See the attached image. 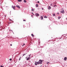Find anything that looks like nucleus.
Masks as SVG:
<instances>
[{
    "label": "nucleus",
    "mask_w": 67,
    "mask_h": 67,
    "mask_svg": "<svg viewBox=\"0 0 67 67\" xmlns=\"http://www.w3.org/2000/svg\"><path fill=\"white\" fill-rule=\"evenodd\" d=\"M33 14L34 15V14Z\"/></svg>",
    "instance_id": "nucleus-40"
},
{
    "label": "nucleus",
    "mask_w": 67,
    "mask_h": 67,
    "mask_svg": "<svg viewBox=\"0 0 67 67\" xmlns=\"http://www.w3.org/2000/svg\"><path fill=\"white\" fill-rule=\"evenodd\" d=\"M23 21H26V20H24Z\"/></svg>",
    "instance_id": "nucleus-27"
},
{
    "label": "nucleus",
    "mask_w": 67,
    "mask_h": 67,
    "mask_svg": "<svg viewBox=\"0 0 67 67\" xmlns=\"http://www.w3.org/2000/svg\"><path fill=\"white\" fill-rule=\"evenodd\" d=\"M12 44H10V46H12Z\"/></svg>",
    "instance_id": "nucleus-34"
},
{
    "label": "nucleus",
    "mask_w": 67,
    "mask_h": 67,
    "mask_svg": "<svg viewBox=\"0 0 67 67\" xmlns=\"http://www.w3.org/2000/svg\"><path fill=\"white\" fill-rule=\"evenodd\" d=\"M36 7H38V4H36Z\"/></svg>",
    "instance_id": "nucleus-17"
},
{
    "label": "nucleus",
    "mask_w": 67,
    "mask_h": 67,
    "mask_svg": "<svg viewBox=\"0 0 67 67\" xmlns=\"http://www.w3.org/2000/svg\"><path fill=\"white\" fill-rule=\"evenodd\" d=\"M12 8H13V9H14V10H15V6H13V5H12Z\"/></svg>",
    "instance_id": "nucleus-3"
},
{
    "label": "nucleus",
    "mask_w": 67,
    "mask_h": 67,
    "mask_svg": "<svg viewBox=\"0 0 67 67\" xmlns=\"http://www.w3.org/2000/svg\"><path fill=\"white\" fill-rule=\"evenodd\" d=\"M31 36H32V37H34V36L33 35V34H31Z\"/></svg>",
    "instance_id": "nucleus-16"
},
{
    "label": "nucleus",
    "mask_w": 67,
    "mask_h": 67,
    "mask_svg": "<svg viewBox=\"0 0 67 67\" xmlns=\"http://www.w3.org/2000/svg\"><path fill=\"white\" fill-rule=\"evenodd\" d=\"M24 46V45H22V46Z\"/></svg>",
    "instance_id": "nucleus-36"
},
{
    "label": "nucleus",
    "mask_w": 67,
    "mask_h": 67,
    "mask_svg": "<svg viewBox=\"0 0 67 67\" xmlns=\"http://www.w3.org/2000/svg\"><path fill=\"white\" fill-rule=\"evenodd\" d=\"M16 7L18 8H19V9H20V6H19V5H16Z\"/></svg>",
    "instance_id": "nucleus-6"
},
{
    "label": "nucleus",
    "mask_w": 67,
    "mask_h": 67,
    "mask_svg": "<svg viewBox=\"0 0 67 67\" xmlns=\"http://www.w3.org/2000/svg\"><path fill=\"white\" fill-rule=\"evenodd\" d=\"M60 12L61 13H65V11L64 10H62V11H60Z\"/></svg>",
    "instance_id": "nucleus-4"
},
{
    "label": "nucleus",
    "mask_w": 67,
    "mask_h": 67,
    "mask_svg": "<svg viewBox=\"0 0 67 67\" xmlns=\"http://www.w3.org/2000/svg\"><path fill=\"white\" fill-rule=\"evenodd\" d=\"M60 18H61V17H60V16L59 17H58V19H60Z\"/></svg>",
    "instance_id": "nucleus-18"
},
{
    "label": "nucleus",
    "mask_w": 67,
    "mask_h": 67,
    "mask_svg": "<svg viewBox=\"0 0 67 67\" xmlns=\"http://www.w3.org/2000/svg\"><path fill=\"white\" fill-rule=\"evenodd\" d=\"M9 31H11V32H12V30H9Z\"/></svg>",
    "instance_id": "nucleus-22"
},
{
    "label": "nucleus",
    "mask_w": 67,
    "mask_h": 67,
    "mask_svg": "<svg viewBox=\"0 0 67 67\" xmlns=\"http://www.w3.org/2000/svg\"><path fill=\"white\" fill-rule=\"evenodd\" d=\"M9 60H10V61L12 60V59H9Z\"/></svg>",
    "instance_id": "nucleus-21"
},
{
    "label": "nucleus",
    "mask_w": 67,
    "mask_h": 67,
    "mask_svg": "<svg viewBox=\"0 0 67 67\" xmlns=\"http://www.w3.org/2000/svg\"><path fill=\"white\" fill-rule=\"evenodd\" d=\"M24 2H25V3H26V1L25 0H24Z\"/></svg>",
    "instance_id": "nucleus-12"
},
{
    "label": "nucleus",
    "mask_w": 67,
    "mask_h": 67,
    "mask_svg": "<svg viewBox=\"0 0 67 67\" xmlns=\"http://www.w3.org/2000/svg\"><path fill=\"white\" fill-rule=\"evenodd\" d=\"M31 56V54H30L29 55V57H30V56Z\"/></svg>",
    "instance_id": "nucleus-26"
},
{
    "label": "nucleus",
    "mask_w": 67,
    "mask_h": 67,
    "mask_svg": "<svg viewBox=\"0 0 67 67\" xmlns=\"http://www.w3.org/2000/svg\"><path fill=\"white\" fill-rule=\"evenodd\" d=\"M29 59H30V57H28L27 58V60Z\"/></svg>",
    "instance_id": "nucleus-10"
},
{
    "label": "nucleus",
    "mask_w": 67,
    "mask_h": 67,
    "mask_svg": "<svg viewBox=\"0 0 67 67\" xmlns=\"http://www.w3.org/2000/svg\"><path fill=\"white\" fill-rule=\"evenodd\" d=\"M35 65H37L38 64H39V62H35Z\"/></svg>",
    "instance_id": "nucleus-2"
},
{
    "label": "nucleus",
    "mask_w": 67,
    "mask_h": 67,
    "mask_svg": "<svg viewBox=\"0 0 67 67\" xmlns=\"http://www.w3.org/2000/svg\"><path fill=\"white\" fill-rule=\"evenodd\" d=\"M32 13V14H33V13Z\"/></svg>",
    "instance_id": "nucleus-39"
},
{
    "label": "nucleus",
    "mask_w": 67,
    "mask_h": 67,
    "mask_svg": "<svg viewBox=\"0 0 67 67\" xmlns=\"http://www.w3.org/2000/svg\"><path fill=\"white\" fill-rule=\"evenodd\" d=\"M39 64H42V62H43V61L41 60H39Z\"/></svg>",
    "instance_id": "nucleus-1"
},
{
    "label": "nucleus",
    "mask_w": 67,
    "mask_h": 67,
    "mask_svg": "<svg viewBox=\"0 0 67 67\" xmlns=\"http://www.w3.org/2000/svg\"><path fill=\"white\" fill-rule=\"evenodd\" d=\"M34 9H31V11H34Z\"/></svg>",
    "instance_id": "nucleus-15"
},
{
    "label": "nucleus",
    "mask_w": 67,
    "mask_h": 67,
    "mask_svg": "<svg viewBox=\"0 0 67 67\" xmlns=\"http://www.w3.org/2000/svg\"><path fill=\"white\" fill-rule=\"evenodd\" d=\"M57 14H58H58H59V13H57Z\"/></svg>",
    "instance_id": "nucleus-29"
},
{
    "label": "nucleus",
    "mask_w": 67,
    "mask_h": 67,
    "mask_svg": "<svg viewBox=\"0 0 67 67\" xmlns=\"http://www.w3.org/2000/svg\"><path fill=\"white\" fill-rule=\"evenodd\" d=\"M26 58H27V57H26Z\"/></svg>",
    "instance_id": "nucleus-42"
},
{
    "label": "nucleus",
    "mask_w": 67,
    "mask_h": 67,
    "mask_svg": "<svg viewBox=\"0 0 67 67\" xmlns=\"http://www.w3.org/2000/svg\"><path fill=\"white\" fill-rule=\"evenodd\" d=\"M44 18H47V17L46 16H45L44 17Z\"/></svg>",
    "instance_id": "nucleus-14"
},
{
    "label": "nucleus",
    "mask_w": 67,
    "mask_h": 67,
    "mask_svg": "<svg viewBox=\"0 0 67 67\" xmlns=\"http://www.w3.org/2000/svg\"><path fill=\"white\" fill-rule=\"evenodd\" d=\"M55 6H56V5H54V7H55Z\"/></svg>",
    "instance_id": "nucleus-31"
},
{
    "label": "nucleus",
    "mask_w": 67,
    "mask_h": 67,
    "mask_svg": "<svg viewBox=\"0 0 67 67\" xmlns=\"http://www.w3.org/2000/svg\"><path fill=\"white\" fill-rule=\"evenodd\" d=\"M18 2H21L22 0H18Z\"/></svg>",
    "instance_id": "nucleus-11"
},
{
    "label": "nucleus",
    "mask_w": 67,
    "mask_h": 67,
    "mask_svg": "<svg viewBox=\"0 0 67 67\" xmlns=\"http://www.w3.org/2000/svg\"><path fill=\"white\" fill-rule=\"evenodd\" d=\"M49 63V62H47V64H48V63Z\"/></svg>",
    "instance_id": "nucleus-28"
},
{
    "label": "nucleus",
    "mask_w": 67,
    "mask_h": 67,
    "mask_svg": "<svg viewBox=\"0 0 67 67\" xmlns=\"http://www.w3.org/2000/svg\"><path fill=\"white\" fill-rule=\"evenodd\" d=\"M48 9L49 10V9H51V7H50V6H48Z\"/></svg>",
    "instance_id": "nucleus-8"
},
{
    "label": "nucleus",
    "mask_w": 67,
    "mask_h": 67,
    "mask_svg": "<svg viewBox=\"0 0 67 67\" xmlns=\"http://www.w3.org/2000/svg\"><path fill=\"white\" fill-rule=\"evenodd\" d=\"M23 56H24V55H25V54H23Z\"/></svg>",
    "instance_id": "nucleus-23"
},
{
    "label": "nucleus",
    "mask_w": 67,
    "mask_h": 67,
    "mask_svg": "<svg viewBox=\"0 0 67 67\" xmlns=\"http://www.w3.org/2000/svg\"><path fill=\"white\" fill-rule=\"evenodd\" d=\"M9 20H9L10 21H11L12 23H13V21L12 20H11V19H9Z\"/></svg>",
    "instance_id": "nucleus-13"
},
{
    "label": "nucleus",
    "mask_w": 67,
    "mask_h": 67,
    "mask_svg": "<svg viewBox=\"0 0 67 67\" xmlns=\"http://www.w3.org/2000/svg\"><path fill=\"white\" fill-rule=\"evenodd\" d=\"M42 10H44V8H42Z\"/></svg>",
    "instance_id": "nucleus-32"
},
{
    "label": "nucleus",
    "mask_w": 67,
    "mask_h": 67,
    "mask_svg": "<svg viewBox=\"0 0 67 67\" xmlns=\"http://www.w3.org/2000/svg\"><path fill=\"white\" fill-rule=\"evenodd\" d=\"M10 23L11 24V23L10 22Z\"/></svg>",
    "instance_id": "nucleus-41"
},
{
    "label": "nucleus",
    "mask_w": 67,
    "mask_h": 67,
    "mask_svg": "<svg viewBox=\"0 0 67 67\" xmlns=\"http://www.w3.org/2000/svg\"><path fill=\"white\" fill-rule=\"evenodd\" d=\"M35 15H36V16H39V14L38 13H36Z\"/></svg>",
    "instance_id": "nucleus-5"
},
{
    "label": "nucleus",
    "mask_w": 67,
    "mask_h": 67,
    "mask_svg": "<svg viewBox=\"0 0 67 67\" xmlns=\"http://www.w3.org/2000/svg\"><path fill=\"white\" fill-rule=\"evenodd\" d=\"M21 57H20V58H19V60H20L21 59Z\"/></svg>",
    "instance_id": "nucleus-20"
},
{
    "label": "nucleus",
    "mask_w": 67,
    "mask_h": 67,
    "mask_svg": "<svg viewBox=\"0 0 67 67\" xmlns=\"http://www.w3.org/2000/svg\"><path fill=\"white\" fill-rule=\"evenodd\" d=\"M5 17H6V15H5Z\"/></svg>",
    "instance_id": "nucleus-38"
},
{
    "label": "nucleus",
    "mask_w": 67,
    "mask_h": 67,
    "mask_svg": "<svg viewBox=\"0 0 67 67\" xmlns=\"http://www.w3.org/2000/svg\"><path fill=\"white\" fill-rule=\"evenodd\" d=\"M53 16H55V14H53Z\"/></svg>",
    "instance_id": "nucleus-19"
},
{
    "label": "nucleus",
    "mask_w": 67,
    "mask_h": 67,
    "mask_svg": "<svg viewBox=\"0 0 67 67\" xmlns=\"http://www.w3.org/2000/svg\"><path fill=\"white\" fill-rule=\"evenodd\" d=\"M1 67H3V66H2V65H1Z\"/></svg>",
    "instance_id": "nucleus-30"
},
{
    "label": "nucleus",
    "mask_w": 67,
    "mask_h": 67,
    "mask_svg": "<svg viewBox=\"0 0 67 67\" xmlns=\"http://www.w3.org/2000/svg\"><path fill=\"white\" fill-rule=\"evenodd\" d=\"M38 3H40V2L39 1H38Z\"/></svg>",
    "instance_id": "nucleus-33"
},
{
    "label": "nucleus",
    "mask_w": 67,
    "mask_h": 67,
    "mask_svg": "<svg viewBox=\"0 0 67 67\" xmlns=\"http://www.w3.org/2000/svg\"><path fill=\"white\" fill-rule=\"evenodd\" d=\"M52 4H51V6H52Z\"/></svg>",
    "instance_id": "nucleus-25"
},
{
    "label": "nucleus",
    "mask_w": 67,
    "mask_h": 67,
    "mask_svg": "<svg viewBox=\"0 0 67 67\" xmlns=\"http://www.w3.org/2000/svg\"><path fill=\"white\" fill-rule=\"evenodd\" d=\"M23 45H25V44L24 43V44H23Z\"/></svg>",
    "instance_id": "nucleus-37"
},
{
    "label": "nucleus",
    "mask_w": 67,
    "mask_h": 67,
    "mask_svg": "<svg viewBox=\"0 0 67 67\" xmlns=\"http://www.w3.org/2000/svg\"><path fill=\"white\" fill-rule=\"evenodd\" d=\"M41 20H42L43 19V17H42V16H41Z\"/></svg>",
    "instance_id": "nucleus-9"
},
{
    "label": "nucleus",
    "mask_w": 67,
    "mask_h": 67,
    "mask_svg": "<svg viewBox=\"0 0 67 67\" xmlns=\"http://www.w3.org/2000/svg\"><path fill=\"white\" fill-rule=\"evenodd\" d=\"M67 60V57H65L64 58V60H65H65Z\"/></svg>",
    "instance_id": "nucleus-7"
},
{
    "label": "nucleus",
    "mask_w": 67,
    "mask_h": 67,
    "mask_svg": "<svg viewBox=\"0 0 67 67\" xmlns=\"http://www.w3.org/2000/svg\"><path fill=\"white\" fill-rule=\"evenodd\" d=\"M31 16H32V17H33V15H31Z\"/></svg>",
    "instance_id": "nucleus-35"
},
{
    "label": "nucleus",
    "mask_w": 67,
    "mask_h": 67,
    "mask_svg": "<svg viewBox=\"0 0 67 67\" xmlns=\"http://www.w3.org/2000/svg\"><path fill=\"white\" fill-rule=\"evenodd\" d=\"M62 11H64V9H63V8L62 9Z\"/></svg>",
    "instance_id": "nucleus-24"
}]
</instances>
